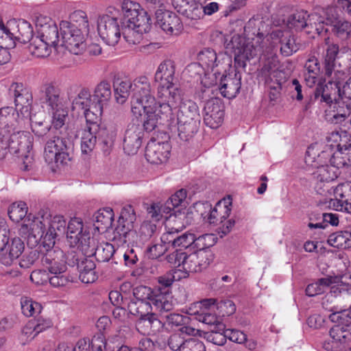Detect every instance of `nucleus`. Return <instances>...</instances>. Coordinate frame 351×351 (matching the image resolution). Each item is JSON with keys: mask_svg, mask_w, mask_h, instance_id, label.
Instances as JSON below:
<instances>
[{"mask_svg": "<svg viewBox=\"0 0 351 351\" xmlns=\"http://www.w3.org/2000/svg\"><path fill=\"white\" fill-rule=\"evenodd\" d=\"M345 99L340 93L339 81H328L325 85L318 84L306 102L304 110L310 109L316 101L324 102L327 105L324 110V119L331 124H341L351 114L350 104Z\"/></svg>", "mask_w": 351, "mask_h": 351, "instance_id": "2", "label": "nucleus"}, {"mask_svg": "<svg viewBox=\"0 0 351 351\" xmlns=\"http://www.w3.org/2000/svg\"><path fill=\"white\" fill-rule=\"evenodd\" d=\"M328 243L335 247L350 248L351 247V232L349 231H339L332 233L329 236Z\"/></svg>", "mask_w": 351, "mask_h": 351, "instance_id": "49", "label": "nucleus"}, {"mask_svg": "<svg viewBox=\"0 0 351 351\" xmlns=\"http://www.w3.org/2000/svg\"><path fill=\"white\" fill-rule=\"evenodd\" d=\"M215 239L212 234H205L197 238L195 237L194 247H196L197 250H210L208 248L214 245Z\"/></svg>", "mask_w": 351, "mask_h": 351, "instance_id": "61", "label": "nucleus"}, {"mask_svg": "<svg viewBox=\"0 0 351 351\" xmlns=\"http://www.w3.org/2000/svg\"><path fill=\"white\" fill-rule=\"evenodd\" d=\"M241 77L235 73L233 76H223L220 79L219 89L223 97L234 98L239 93L241 86Z\"/></svg>", "mask_w": 351, "mask_h": 351, "instance_id": "37", "label": "nucleus"}, {"mask_svg": "<svg viewBox=\"0 0 351 351\" xmlns=\"http://www.w3.org/2000/svg\"><path fill=\"white\" fill-rule=\"evenodd\" d=\"M134 298L141 302L151 303L156 311L160 314L167 313L173 308L171 297L161 289H152L145 286H138L133 291Z\"/></svg>", "mask_w": 351, "mask_h": 351, "instance_id": "10", "label": "nucleus"}, {"mask_svg": "<svg viewBox=\"0 0 351 351\" xmlns=\"http://www.w3.org/2000/svg\"><path fill=\"white\" fill-rule=\"evenodd\" d=\"M94 219L95 228L98 230H107L114 221L113 210L110 207L101 208L95 213Z\"/></svg>", "mask_w": 351, "mask_h": 351, "instance_id": "45", "label": "nucleus"}, {"mask_svg": "<svg viewBox=\"0 0 351 351\" xmlns=\"http://www.w3.org/2000/svg\"><path fill=\"white\" fill-rule=\"evenodd\" d=\"M171 1L174 8L180 14L191 19L200 17L201 8L195 0H171Z\"/></svg>", "mask_w": 351, "mask_h": 351, "instance_id": "42", "label": "nucleus"}, {"mask_svg": "<svg viewBox=\"0 0 351 351\" xmlns=\"http://www.w3.org/2000/svg\"><path fill=\"white\" fill-rule=\"evenodd\" d=\"M145 78L148 82L149 80L146 76H140L136 77L133 82L128 79H117L114 82V97L118 104H123L129 97L130 93H133L132 99L135 94V83L140 78Z\"/></svg>", "mask_w": 351, "mask_h": 351, "instance_id": "36", "label": "nucleus"}, {"mask_svg": "<svg viewBox=\"0 0 351 351\" xmlns=\"http://www.w3.org/2000/svg\"><path fill=\"white\" fill-rule=\"evenodd\" d=\"M224 116V107L218 98H212L206 101L204 108V122L209 128H219Z\"/></svg>", "mask_w": 351, "mask_h": 351, "instance_id": "28", "label": "nucleus"}, {"mask_svg": "<svg viewBox=\"0 0 351 351\" xmlns=\"http://www.w3.org/2000/svg\"><path fill=\"white\" fill-rule=\"evenodd\" d=\"M135 94L131 99V110L132 114L138 119L145 115L143 130L153 131L158 123L162 121L163 124L168 126V120L162 117L159 111V99L157 101L153 95L151 84L145 78H140L135 83Z\"/></svg>", "mask_w": 351, "mask_h": 351, "instance_id": "3", "label": "nucleus"}, {"mask_svg": "<svg viewBox=\"0 0 351 351\" xmlns=\"http://www.w3.org/2000/svg\"><path fill=\"white\" fill-rule=\"evenodd\" d=\"M325 147L344 152L349 150L351 148V136L346 131H333L327 135Z\"/></svg>", "mask_w": 351, "mask_h": 351, "instance_id": "40", "label": "nucleus"}, {"mask_svg": "<svg viewBox=\"0 0 351 351\" xmlns=\"http://www.w3.org/2000/svg\"><path fill=\"white\" fill-rule=\"evenodd\" d=\"M177 108H178L179 110L176 118L200 121L201 117L197 104L191 99H184L182 97V91L180 92V101L175 106H171L169 114H165L160 107L159 111L162 113L163 115L162 117L165 119L169 117L175 118L173 117V110Z\"/></svg>", "mask_w": 351, "mask_h": 351, "instance_id": "27", "label": "nucleus"}, {"mask_svg": "<svg viewBox=\"0 0 351 351\" xmlns=\"http://www.w3.org/2000/svg\"><path fill=\"white\" fill-rule=\"evenodd\" d=\"M350 301L351 291L333 286L323 298L322 304L326 311L331 313L328 316L331 321H339L349 313Z\"/></svg>", "mask_w": 351, "mask_h": 351, "instance_id": "8", "label": "nucleus"}, {"mask_svg": "<svg viewBox=\"0 0 351 351\" xmlns=\"http://www.w3.org/2000/svg\"><path fill=\"white\" fill-rule=\"evenodd\" d=\"M315 29L318 35L322 34L324 32H327L328 29L325 28L324 21L321 16L316 14H311L308 19V25L307 28V33H311Z\"/></svg>", "mask_w": 351, "mask_h": 351, "instance_id": "60", "label": "nucleus"}, {"mask_svg": "<svg viewBox=\"0 0 351 351\" xmlns=\"http://www.w3.org/2000/svg\"><path fill=\"white\" fill-rule=\"evenodd\" d=\"M69 141L64 138L54 136L46 143L44 158L49 164L66 165L71 159L68 152Z\"/></svg>", "mask_w": 351, "mask_h": 351, "instance_id": "15", "label": "nucleus"}, {"mask_svg": "<svg viewBox=\"0 0 351 351\" xmlns=\"http://www.w3.org/2000/svg\"><path fill=\"white\" fill-rule=\"evenodd\" d=\"M219 332H208L205 335V338L209 342L217 346H223L226 343V329L223 324H219L218 326Z\"/></svg>", "mask_w": 351, "mask_h": 351, "instance_id": "59", "label": "nucleus"}, {"mask_svg": "<svg viewBox=\"0 0 351 351\" xmlns=\"http://www.w3.org/2000/svg\"><path fill=\"white\" fill-rule=\"evenodd\" d=\"M81 252L87 257L95 256L99 262H107L113 256L115 250L114 246L109 243L96 245V241L92 237L86 244H84Z\"/></svg>", "mask_w": 351, "mask_h": 351, "instance_id": "31", "label": "nucleus"}, {"mask_svg": "<svg viewBox=\"0 0 351 351\" xmlns=\"http://www.w3.org/2000/svg\"><path fill=\"white\" fill-rule=\"evenodd\" d=\"M339 52V47L337 45H329L326 49L324 58L325 75L330 80L328 81H342L346 77V73L337 68L336 57Z\"/></svg>", "mask_w": 351, "mask_h": 351, "instance_id": "35", "label": "nucleus"}, {"mask_svg": "<svg viewBox=\"0 0 351 351\" xmlns=\"http://www.w3.org/2000/svg\"><path fill=\"white\" fill-rule=\"evenodd\" d=\"M3 33L1 38V47L7 49L15 47V38L14 32L10 29V21L6 25H3Z\"/></svg>", "mask_w": 351, "mask_h": 351, "instance_id": "63", "label": "nucleus"}, {"mask_svg": "<svg viewBox=\"0 0 351 351\" xmlns=\"http://www.w3.org/2000/svg\"><path fill=\"white\" fill-rule=\"evenodd\" d=\"M266 44L272 50L280 45V51L284 56H290L299 48L291 32L283 27H276L264 37Z\"/></svg>", "mask_w": 351, "mask_h": 351, "instance_id": "14", "label": "nucleus"}, {"mask_svg": "<svg viewBox=\"0 0 351 351\" xmlns=\"http://www.w3.org/2000/svg\"><path fill=\"white\" fill-rule=\"evenodd\" d=\"M53 247L51 240L45 244H42L40 247L42 264L46 267L49 272L67 269L63 252L59 249H54Z\"/></svg>", "mask_w": 351, "mask_h": 351, "instance_id": "19", "label": "nucleus"}, {"mask_svg": "<svg viewBox=\"0 0 351 351\" xmlns=\"http://www.w3.org/2000/svg\"><path fill=\"white\" fill-rule=\"evenodd\" d=\"M8 94L14 98V102L18 119L16 120L18 125L21 126L23 118L29 116V111L32 101V95L25 88L22 83L13 82L8 88Z\"/></svg>", "mask_w": 351, "mask_h": 351, "instance_id": "13", "label": "nucleus"}, {"mask_svg": "<svg viewBox=\"0 0 351 351\" xmlns=\"http://www.w3.org/2000/svg\"><path fill=\"white\" fill-rule=\"evenodd\" d=\"M127 307L129 313L138 318L141 316L146 315L150 313L154 307L151 306L150 302H141L137 300L135 298H132L130 301L127 304Z\"/></svg>", "mask_w": 351, "mask_h": 351, "instance_id": "51", "label": "nucleus"}, {"mask_svg": "<svg viewBox=\"0 0 351 351\" xmlns=\"http://www.w3.org/2000/svg\"><path fill=\"white\" fill-rule=\"evenodd\" d=\"M162 323L152 311L146 315L141 316L136 322L137 330L143 335L155 334L162 328Z\"/></svg>", "mask_w": 351, "mask_h": 351, "instance_id": "38", "label": "nucleus"}, {"mask_svg": "<svg viewBox=\"0 0 351 351\" xmlns=\"http://www.w3.org/2000/svg\"><path fill=\"white\" fill-rule=\"evenodd\" d=\"M27 213V206L24 202H14L8 208L10 219L16 223L21 221Z\"/></svg>", "mask_w": 351, "mask_h": 351, "instance_id": "54", "label": "nucleus"}, {"mask_svg": "<svg viewBox=\"0 0 351 351\" xmlns=\"http://www.w3.org/2000/svg\"><path fill=\"white\" fill-rule=\"evenodd\" d=\"M311 15L304 10L297 11L291 14L287 20V27L295 31H300L304 28H308V19Z\"/></svg>", "mask_w": 351, "mask_h": 351, "instance_id": "50", "label": "nucleus"}, {"mask_svg": "<svg viewBox=\"0 0 351 351\" xmlns=\"http://www.w3.org/2000/svg\"><path fill=\"white\" fill-rule=\"evenodd\" d=\"M267 25L263 18L250 19L244 27V34H234L230 40L226 41L227 52L234 54V65L244 69L247 60L263 51L264 35Z\"/></svg>", "mask_w": 351, "mask_h": 351, "instance_id": "1", "label": "nucleus"}, {"mask_svg": "<svg viewBox=\"0 0 351 351\" xmlns=\"http://www.w3.org/2000/svg\"><path fill=\"white\" fill-rule=\"evenodd\" d=\"M52 114V124L56 129L62 128L68 117L67 108L64 104L49 110Z\"/></svg>", "mask_w": 351, "mask_h": 351, "instance_id": "57", "label": "nucleus"}, {"mask_svg": "<svg viewBox=\"0 0 351 351\" xmlns=\"http://www.w3.org/2000/svg\"><path fill=\"white\" fill-rule=\"evenodd\" d=\"M168 128L172 133H177L182 141H187L198 131L200 121L167 118Z\"/></svg>", "mask_w": 351, "mask_h": 351, "instance_id": "26", "label": "nucleus"}, {"mask_svg": "<svg viewBox=\"0 0 351 351\" xmlns=\"http://www.w3.org/2000/svg\"><path fill=\"white\" fill-rule=\"evenodd\" d=\"M111 97L110 84L102 81L95 88L93 95L88 89L82 88L73 100L72 109L82 110L84 116L101 120L104 108L108 105Z\"/></svg>", "mask_w": 351, "mask_h": 351, "instance_id": "5", "label": "nucleus"}, {"mask_svg": "<svg viewBox=\"0 0 351 351\" xmlns=\"http://www.w3.org/2000/svg\"><path fill=\"white\" fill-rule=\"evenodd\" d=\"M135 219L136 215L132 207L131 206L124 207L121 212L119 224L113 232V239L121 243L130 242V236L134 234L132 228Z\"/></svg>", "mask_w": 351, "mask_h": 351, "instance_id": "20", "label": "nucleus"}, {"mask_svg": "<svg viewBox=\"0 0 351 351\" xmlns=\"http://www.w3.org/2000/svg\"><path fill=\"white\" fill-rule=\"evenodd\" d=\"M231 202L230 199H223L218 202L213 208L208 202H199L196 204L197 211L201 208L208 210V213H201L200 215L204 219L207 217L210 223H222L226 219L231 212Z\"/></svg>", "mask_w": 351, "mask_h": 351, "instance_id": "23", "label": "nucleus"}, {"mask_svg": "<svg viewBox=\"0 0 351 351\" xmlns=\"http://www.w3.org/2000/svg\"><path fill=\"white\" fill-rule=\"evenodd\" d=\"M262 45H264L263 51L259 55H261L265 58V62L262 68V71L264 73L270 74L275 72L279 67V60L278 56L274 53V50H272L270 47L268 46L266 43H263Z\"/></svg>", "mask_w": 351, "mask_h": 351, "instance_id": "46", "label": "nucleus"}, {"mask_svg": "<svg viewBox=\"0 0 351 351\" xmlns=\"http://www.w3.org/2000/svg\"><path fill=\"white\" fill-rule=\"evenodd\" d=\"M52 47L49 43L36 36L30 41L29 51L36 57L45 58L49 56Z\"/></svg>", "mask_w": 351, "mask_h": 351, "instance_id": "48", "label": "nucleus"}, {"mask_svg": "<svg viewBox=\"0 0 351 351\" xmlns=\"http://www.w3.org/2000/svg\"><path fill=\"white\" fill-rule=\"evenodd\" d=\"M62 45L71 53L80 54L86 49L85 35L75 24L63 21L60 24Z\"/></svg>", "mask_w": 351, "mask_h": 351, "instance_id": "12", "label": "nucleus"}, {"mask_svg": "<svg viewBox=\"0 0 351 351\" xmlns=\"http://www.w3.org/2000/svg\"><path fill=\"white\" fill-rule=\"evenodd\" d=\"M335 198L329 202V207L335 210L351 214V182L338 184L333 190Z\"/></svg>", "mask_w": 351, "mask_h": 351, "instance_id": "25", "label": "nucleus"}, {"mask_svg": "<svg viewBox=\"0 0 351 351\" xmlns=\"http://www.w3.org/2000/svg\"><path fill=\"white\" fill-rule=\"evenodd\" d=\"M331 278H322L317 282L311 283L306 288V294L309 297H313L325 291V289L331 285Z\"/></svg>", "mask_w": 351, "mask_h": 351, "instance_id": "53", "label": "nucleus"}, {"mask_svg": "<svg viewBox=\"0 0 351 351\" xmlns=\"http://www.w3.org/2000/svg\"><path fill=\"white\" fill-rule=\"evenodd\" d=\"M214 311L206 312L202 311L199 312L198 310H194L193 307H190L188 313L191 315L195 316V318L204 324L207 325H214L219 322L217 316L213 313Z\"/></svg>", "mask_w": 351, "mask_h": 351, "instance_id": "58", "label": "nucleus"}, {"mask_svg": "<svg viewBox=\"0 0 351 351\" xmlns=\"http://www.w3.org/2000/svg\"><path fill=\"white\" fill-rule=\"evenodd\" d=\"M65 226L66 221L62 216H55L53 219H51V215H49V224L47 225V230L42 244H45V243L51 240L53 245H55L54 239L57 234L56 231L64 232Z\"/></svg>", "mask_w": 351, "mask_h": 351, "instance_id": "47", "label": "nucleus"}, {"mask_svg": "<svg viewBox=\"0 0 351 351\" xmlns=\"http://www.w3.org/2000/svg\"><path fill=\"white\" fill-rule=\"evenodd\" d=\"M223 56V54L217 55L216 52L212 49H204L198 54V60L199 61V64H191L189 65V68L190 69H197L199 68V65H202V66H205L208 69H211V71L213 72L212 75L215 76L218 73V70L214 71V69L219 65L221 58ZM210 75L211 73L206 74L205 78L202 80V83H204V85H207V82L206 81V76ZM214 84V82H210L208 84V86H211Z\"/></svg>", "mask_w": 351, "mask_h": 351, "instance_id": "32", "label": "nucleus"}, {"mask_svg": "<svg viewBox=\"0 0 351 351\" xmlns=\"http://www.w3.org/2000/svg\"><path fill=\"white\" fill-rule=\"evenodd\" d=\"M144 132L141 124L130 123L123 137V150L128 155L137 153L142 144Z\"/></svg>", "mask_w": 351, "mask_h": 351, "instance_id": "30", "label": "nucleus"}, {"mask_svg": "<svg viewBox=\"0 0 351 351\" xmlns=\"http://www.w3.org/2000/svg\"><path fill=\"white\" fill-rule=\"evenodd\" d=\"M333 31L341 39H347L351 36V23L346 21H338L333 26Z\"/></svg>", "mask_w": 351, "mask_h": 351, "instance_id": "62", "label": "nucleus"}, {"mask_svg": "<svg viewBox=\"0 0 351 351\" xmlns=\"http://www.w3.org/2000/svg\"><path fill=\"white\" fill-rule=\"evenodd\" d=\"M349 159L346 158L345 152L341 149H335L330 147H324L321 152H317L315 146L308 147L305 162L312 165L313 162L326 163L330 162V167H335L337 171L339 168L347 166Z\"/></svg>", "mask_w": 351, "mask_h": 351, "instance_id": "11", "label": "nucleus"}, {"mask_svg": "<svg viewBox=\"0 0 351 351\" xmlns=\"http://www.w3.org/2000/svg\"><path fill=\"white\" fill-rule=\"evenodd\" d=\"M339 321H332L337 323L332 326L330 331V339L326 341L323 348L327 351H339L346 348L347 344L351 341V332L349 327Z\"/></svg>", "mask_w": 351, "mask_h": 351, "instance_id": "18", "label": "nucleus"}, {"mask_svg": "<svg viewBox=\"0 0 351 351\" xmlns=\"http://www.w3.org/2000/svg\"><path fill=\"white\" fill-rule=\"evenodd\" d=\"M33 136L21 131L12 121H8L4 126L0 125V160L4 158L9 150L27 159L33 147Z\"/></svg>", "mask_w": 351, "mask_h": 351, "instance_id": "7", "label": "nucleus"}, {"mask_svg": "<svg viewBox=\"0 0 351 351\" xmlns=\"http://www.w3.org/2000/svg\"><path fill=\"white\" fill-rule=\"evenodd\" d=\"M170 154V145L167 142H157L150 141L145 149V158L147 160L155 165L166 162Z\"/></svg>", "mask_w": 351, "mask_h": 351, "instance_id": "33", "label": "nucleus"}, {"mask_svg": "<svg viewBox=\"0 0 351 351\" xmlns=\"http://www.w3.org/2000/svg\"><path fill=\"white\" fill-rule=\"evenodd\" d=\"M38 37L49 43L56 49L59 43L58 29L55 23H51L48 27H44L38 33Z\"/></svg>", "mask_w": 351, "mask_h": 351, "instance_id": "52", "label": "nucleus"}, {"mask_svg": "<svg viewBox=\"0 0 351 351\" xmlns=\"http://www.w3.org/2000/svg\"><path fill=\"white\" fill-rule=\"evenodd\" d=\"M97 31L102 40L109 46L116 45L121 35L117 19L108 14L99 16Z\"/></svg>", "mask_w": 351, "mask_h": 351, "instance_id": "17", "label": "nucleus"}, {"mask_svg": "<svg viewBox=\"0 0 351 351\" xmlns=\"http://www.w3.org/2000/svg\"><path fill=\"white\" fill-rule=\"evenodd\" d=\"M95 263L93 259L85 258L77 263V268L79 270V278L81 281L84 283H92L94 282L97 276L95 271Z\"/></svg>", "mask_w": 351, "mask_h": 351, "instance_id": "44", "label": "nucleus"}, {"mask_svg": "<svg viewBox=\"0 0 351 351\" xmlns=\"http://www.w3.org/2000/svg\"><path fill=\"white\" fill-rule=\"evenodd\" d=\"M154 80L158 84L159 107L162 108L165 114H169L171 106H175L180 101L182 91L178 87L175 86L177 82L175 62L171 60L162 61L156 69Z\"/></svg>", "mask_w": 351, "mask_h": 351, "instance_id": "4", "label": "nucleus"}, {"mask_svg": "<svg viewBox=\"0 0 351 351\" xmlns=\"http://www.w3.org/2000/svg\"><path fill=\"white\" fill-rule=\"evenodd\" d=\"M48 276L49 282L54 287L66 286L72 281L71 276L66 273V269L50 271Z\"/></svg>", "mask_w": 351, "mask_h": 351, "instance_id": "56", "label": "nucleus"}, {"mask_svg": "<svg viewBox=\"0 0 351 351\" xmlns=\"http://www.w3.org/2000/svg\"><path fill=\"white\" fill-rule=\"evenodd\" d=\"M191 223L188 213L182 211H176L166 217L165 222V230L173 231L176 233L182 231Z\"/></svg>", "mask_w": 351, "mask_h": 351, "instance_id": "41", "label": "nucleus"}, {"mask_svg": "<svg viewBox=\"0 0 351 351\" xmlns=\"http://www.w3.org/2000/svg\"><path fill=\"white\" fill-rule=\"evenodd\" d=\"M325 164L313 162V165H310L312 167H316L315 170L313 172V176L316 181L315 189L320 195H325L329 191L328 184L335 180L339 173V171L335 167Z\"/></svg>", "mask_w": 351, "mask_h": 351, "instance_id": "21", "label": "nucleus"}, {"mask_svg": "<svg viewBox=\"0 0 351 351\" xmlns=\"http://www.w3.org/2000/svg\"><path fill=\"white\" fill-rule=\"evenodd\" d=\"M24 249V243L20 238L15 237L10 243L7 236L5 245L0 250L1 263L6 266L11 265L22 254Z\"/></svg>", "mask_w": 351, "mask_h": 351, "instance_id": "34", "label": "nucleus"}, {"mask_svg": "<svg viewBox=\"0 0 351 351\" xmlns=\"http://www.w3.org/2000/svg\"><path fill=\"white\" fill-rule=\"evenodd\" d=\"M21 306L22 313L26 317L38 315L43 308L40 303L26 297L21 298Z\"/></svg>", "mask_w": 351, "mask_h": 351, "instance_id": "55", "label": "nucleus"}, {"mask_svg": "<svg viewBox=\"0 0 351 351\" xmlns=\"http://www.w3.org/2000/svg\"><path fill=\"white\" fill-rule=\"evenodd\" d=\"M92 237L90 233L84 228V223L80 218L71 219L67 226L66 239L71 247L77 246L82 250L84 244H86Z\"/></svg>", "mask_w": 351, "mask_h": 351, "instance_id": "24", "label": "nucleus"}, {"mask_svg": "<svg viewBox=\"0 0 351 351\" xmlns=\"http://www.w3.org/2000/svg\"><path fill=\"white\" fill-rule=\"evenodd\" d=\"M86 126L82 132L81 149L82 154H88L95 148L98 137H103L106 133V128H101V120L84 116Z\"/></svg>", "mask_w": 351, "mask_h": 351, "instance_id": "16", "label": "nucleus"}, {"mask_svg": "<svg viewBox=\"0 0 351 351\" xmlns=\"http://www.w3.org/2000/svg\"><path fill=\"white\" fill-rule=\"evenodd\" d=\"M10 29L14 32L15 41L22 43L31 41L33 38V28L30 23L25 20L10 21Z\"/></svg>", "mask_w": 351, "mask_h": 351, "instance_id": "39", "label": "nucleus"}, {"mask_svg": "<svg viewBox=\"0 0 351 351\" xmlns=\"http://www.w3.org/2000/svg\"><path fill=\"white\" fill-rule=\"evenodd\" d=\"M156 24L168 35H178L183 25L180 18L169 10L158 9L156 12Z\"/></svg>", "mask_w": 351, "mask_h": 351, "instance_id": "29", "label": "nucleus"}, {"mask_svg": "<svg viewBox=\"0 0 351 351\" xmlns=\"http://www.w3.org/2000/svg\"><path fill=\"white\" fill-rule=\"evenodd\" d=\"M181 351H206V346L199 339L189 338L185 340Z\"/></svg>", "mask_w": 351, "mask_h": 351, "instance_id": "64", "label": "nucleus"}, {"mask_svg": "<svg viewBox=\"0 0 351 351\" xmlns=\"http://www.w3.org/2000/svg\"><path fill=\"white\" fill-rule=\"evenodd\" d=\"M49 224V213L46 210H40L36 216L21 225L19 229V234L27 238V244L35 246L39 241H44V237L47 230V225Z\"/></svg>", "mask_w": 351, "mask_h": 351, "instance_id": "9", "label": "nucleus"}, {"mask_svg": "<svg viewBox=\"0 0 351 351\" xmlns=\"http://www.w3.org/2000/svg\"><path fill=\"white\" fill-rule=\"evenodd\" d=\"M214 259V254L210 250H196L184 257L183 270L186 273L200 272L206 269Z\"/></svg>", "mask_w": 351, "mask_h": 351, "instance_id": "22", "label": "nucleus"}, {"mask_svg": "<svg viewBox=\"0 0 351 351\" xmlns=\"http://www.w3.org/2000/svg\"><path fill=\"white\" fill-rule=\"evenodd\" d=\"M138 3L125 0L121 5L124 17L121 34L125 41L130 45L138 44L143 34L149 31L150 18L147 12L140 10Z\"/></svg>", "mask_w": 351, "mask_h": 351, "instance_id": "6", "label": "nucleus"}, {"mask_svg": "<svg viewBox=\"0 0 351 351\" xmlns=\"http://www.w3.org/2000/svg\"><path fill=\"white\" fill-rule=\"evenodd\" d=\"M41 99L47 105L49 110L64 104L60 97V89L53 84H47L44 86Z\"/></svg>", "mask_w": 351, "mask_h": 351, "instance_id": "43", "label": "nucleus"}]
</instances>
